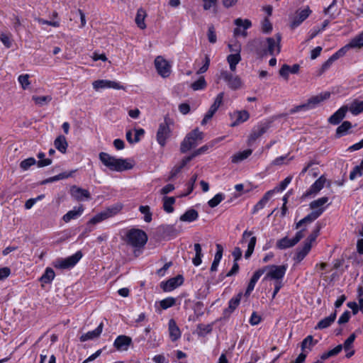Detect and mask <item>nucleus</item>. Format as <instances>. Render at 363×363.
Masks as SVG:
<instances>
[{"mask_svg":"<svg viewBox=\"0 0 363 363\" xmlns=\"http://www.w3.org/2000/svg\"><path fill=\"white\" fill-rule=\"evenodd\" d=\"M99 157L102 164L111 171L123 172L133 168V165L128 162V160L116 158L106 152H100Z\"/></svg>","mask_w":363,"mask_h":363,"instance_id":"f257e3e1","label":"nucleus"},{"mask_svg":"<svg viewBox=\"0 0 363 363\" xmlns=\"http://www.w3.org/2000/svg\"><path fill=\"white\" fill-rule=\"evenodd\" d=\"M330 96V93L328 91L321 93L318 95L311 96L307 101L303 104L296 106L293 108L290 109L289 113L294 114L301 111H308L313 109L318 106L321 102L327 100Z\"/></svg>","mask_w":363,"mask_h":363,"instance_id":"f03ea898","label":"nucleus"},{"mask_svg":"<svg viewBox=\"0 0 363 363\" xmlns=\"http://www.w3.org/2000/svg\"><path fill=\"white\" fill-rule=\"evenodd\" d=\"M147 241V234L140 229L132 228L126 233L125 242L132 247H142L146 244Z\"/></svg>","mask_w":363,"mask_h":363,"instance_id":"7ed1b4c3","label":"nucleus"},{"mask_svg":"<svg viewBox=\"0 0 363 363\" xmlns=\"http://www.w3.org/2000/svg\"><path fill=\"white\" fill-rule=\"evenodd\" d=\"M203 133L199 130L195 128L190 133H189L180 145V151L182 153H185L190 150L191 148L196 147L199 142L203 140Z\"/></svg>","mask_w":363,"mask_h":363,"instance_id":"20e7f679","label":"nucleus"},{"mask_svg":"<svg viewBox=\"0 0 363 363\" xmlns=\"http://www.w3.org/2000/svg\"><path fill=\"white\" fill-rule=\"evenodd\" d=\"M266 42L267 38H255L248 42L247 47L251 52H254L257 55L262 57L266 55L267 48Z\"/></svg>","mask_w":363,"mask_h":363,"instance_id":"39448f33","label":"nucleus"},{"mask_svg":"<svg viewBox=\"0 0 363 363\" xmlns=\"http://www.w3.org/2000/svg\"><path fill=\"white\" fill-rule=\"evenodd\" d=\"M312 13L309 6H306L303 9H298L295 14L290 17L289 26L291 29H294L299 26Z\"/></svg>","mask_w":363,"mask_h":363,"instance_id":"423d86ee","label":"nucleus"},{"mask_svg":"<svg viewBox=\"0 0 363 363\" xmlns=\"http://www.w3.org/2000/svg\"><path fill=\"white\" fill-rule=\"evenodd\" d=\"M281 35L279 33L275 35L274 38H267V54L274 56L277 55L281 52Z\"/></svg>","mask_w":363,"mask_h":363,"instance_id":"0eeeda50","label":"nucleus"},{"mask_svg":"<svg viewBox=\"0 0 363 363\" xmlns=\"http://www.w3.org/2000/svg\"><path fill=\"white\" fill-rule=\"evenodd\" d=\"M306 229L303 228L298 231L293 239H289L287 237H284L279 240L277 242V247L281 250L294 247L304 237L303 232Z\"/></svg>","mask_w":363,"mask_h":363,"instance_id":"6e6552de","label":"nucleus"},{"mask_svg":"<svg viewBox=\"0 0 363 363\" xmlns=\"http://www.w3.org/2000/svg\"><path fill=\"white\" fill-rule=\"evenodd\" d=\"M82 257L81 251L77 252L73 255L68 257L65 259H58L55 264V267L59 269H68L74 267Z\"/></svg>","mask_w":363,"mask_h":363,"instance_id":"1a4fd4ad","label":"nucleus"},{"mask_svg":"<svg viewBox=\"0 0 363 363\" xmlns=\"http://www.w3.org/2000/svg\"><path fill=\"white\" fill-rule=\"evenodd\" d=\"M155 66L158 74L162 77H167L171 73L170 64L162 56H157L155 60Z\"/></svg>","mask_w":363,"mask_h":363,"instance_id":"9d476101","label":"nucleus"},{"mask_svg":"<svg viewBox=\"0 0 363 363\" xmlns=\"http://www.w3.org/2000/svg\"><path fill=\"white\" fill-rule=\"evenodd\" d=\"M269 272L266 278H270L277 281H280L285 275L286 267L285 265H269L265 267Z\"/></svg>","mask_w":363,"mask_h":363,"instance_id":"9b49d317","label":"nucleus"},{"mask_svg":"<svg viewBox=\"0 0 363 363\" xmlns=\"http://www.w3.org/2000/svg\"><path fill=\"white\" fill-rule=\"evenodd\" d=\"M170 128L167 121V118L164 119V122L161 123L157 132V141L162 146L164 147L166 144L167 140L170 136Z\"/></svg>","mask_w":363,"mask_h":363,"instance_id":"f8f14e48","label":"nucleus"},{"mask_svg":"<svg viewBox=\"0 0 363 363\" xmlns=\"http://www.w3.org/2000/svg\"><path fill=\"white\" fill-rule=\"evenodd\" d=\"M221 77L227 82L228 86L231 89H238L241 88L242 83L238 76H234L227 71L220 73Z\"/></svg>","mask_w":363,"mask_h":363,"instance_id":"ddd939ff","label":"nucleus"},{"mask_svg":"<svg viewBox=\"0 0 363 363\" xmlns=\"http://www.w3.org/2000/svg\"><path fill=\"white\" fill-rule=\"evenodd\" d=\"M93 88L98 91L102 89H123V86H121L119 83L106 80V79H99L96 80L92 83Z\"/></svg>","mask_w":363,"mask_h":363,"instance_id":"4468645a","label":"nucleus"},{"mask_svg":"<svg viewBox=\"0 0 363 363\" xmlns=\"http://www.w3.org/2000/svg\"><path fill=\"white\" fill-rule=\"evenodd\" d=\"M184 282V277L182 275L179 274L175 277L168 279L166 282H162L161 284L162 289L164 291H170L177 287L181 286Z\"/></svg>","mask_w":363,"mask_h":363,"instance_id":"2eb2a0df","label":"nucleus"},{"mask_svg":"<svg viewBox=\"0 0 363 363\" xmlns=\"http://www.w3.org/2000/svg\"><path fill=\"white\" fill-rule=\"evenodd\" d=\"M132 342L130 337L121 335L116 337L113 342V346L119 351H127L132 345Z\"/></svg>","mask_w":363,"mask_h":363,"instance_id":"dca6fc26","label":"nucleus"},{"mask_svg":"<svg viewBox=\"0 0 363 363\" xmlns=\"http://www.w3.org/2000/svg\"><path fill=\"white\" fill-rule=\"evenodd\" d=\"M324 209V208H322L311 212L308 215H307L296 224V229H298L303 225L311 223L316 220L323 213Z\"/></svg>","mask_w":363,"mask_h":363,"instance_id":"f3484780","label":"nucleus"},{"mask_svg":"<svg viewBox=\"0 0 363 363\" xmlns=\"http://www.w3.org/2000/svg\"><path fill=\"white\" fill-rule=\"evenodd\" d=\"M242 296V293L240 292L229 301L228 307L223 311V315L225 318L229 317L230 315L237 308L240 303Z\"/></svg>","mask_w":363,"mask_h":363,"instance_id":"a211bd4d","label":"nucleus"},{"mask_svg":"<svg viewBox=\"0 0 363 363\" xmlns=\"http://www.w3.org/2000/svg\"><path fill=\"white\" fill-rule=\"evenodd\" d=\"M347 111L348 107L347 106H342L328 118V122L333 125L339 124L345 117Z\"/></svg>","mask_w":363,"mask_h":363,"instance_id":"6ab92c4d","label":"nucleus"},{"mask_svg":"<svg viewBox=\"0 0 363 363\" xmlns=\"http://www.w3.org/2000/svg\"><path fill=\"white\" fill-rule=\"evenodd\" d=\"M232 119L235 118V121L230 125L232 127H235L241 123H243L248 120L250 114L247 111H235L230 114Z\"/></svg>","mask_w":363,"mask_h":363,"instance_id":"aec40b11","label":"nucleus"},{"mask_svg":"<svg viewBox=\"0 0 363 363\" xmlns=\"http://www.w3.org/2000/svg\"><path fill=\"white\" fill-rule=\"evenodd\" d=\"M300 66L298 64H294L292 67L284 64L281 66L279 69V75L284 78L285 79H288L289 73L291 74H297L299 71Z\"/></svg>","mask_w":363,"mask_h":363,"instance_id":"412c9836","label":"nucleus"},{"mask_svg":"<svg viewBox=\"0 0 363 363\" xmlns=\"http://www.w3.org/2000/svg\"><path fill=\"white\" fill-rule=\"evenodd\" d=\"M325 178L323 176L320 177L310 187V189L304 194L308 196L311 194H315L319 192L324 186Z\"/></svg>","mask_w":363,"mask_h":363,"instance_id":"4be33fe9","label":"nucleus"},{"mask_svg":"<svg viewBox=\"0 0 363 363\" xmlns=\"http://www.w3.org/2000/svg\"><path fill=\"white\" fill-rule=\"evenodd\" d=\"M70 193L72 196L77 201H82L83 198L90 199V194L88 190L75 186L71 188Z\"/></svg>","mask_w":363,"mask_h":363,"instance_id":"5701e85b","label":"nucleus"},{"mask_svg":"<svg viewBox=\"0 0 363 363\" xmlns=\"http://www.w3.org/2000/svg\"><path fill=\"white\" fill-rule=\"evenodd\" d=\"M103 323H101L94 330L89 331L80 336L79 340L81 342H85L89 340L97 338L100 336L103 330Z\"/></svg>","mask_w":363,"mask_h":363,"instance_id":"b1692460","label":"nucleus"},{"mask_svg":"<svg viewBox=\"0 0 363 363\" xmlns=\"http://www.w3.org/2000/svg\"><path fill=\"white\" fill-rule=\"evenodd\" d=\"M337 312L331 313L328 317H326L322 320H320L316 326L315 327V330H323L328 328L330 327L332 323H333L336 319Z\"/></svg>","mask_w":363,"mask_h":363,"instance_id":"393cba45","label":"nucleus"},{"mask_svg":"<svg viewBox=\"0 0 363 363\" xmlns=\"http://www.w3.org/2000/svg\"><path fill=\"white\" fill-rule=\"evenodd\" d=\"M169 333L171 340L174 342L177 341L181 337V331L177 326L176 322L173 319H170L169 321Z\"/></svg>","mask_w":363,"mask_h":363,"instance_id":"a878e982","label":"nucleus"},{"mask_svg":"<svg viewBox=\"0 0 363 363\" xmlns=\"http://www.w3.org/2000/svg\"><path fill=\"white\" fill-rule=\"evenodd\" d=\"M84 211L83 206H80L77 208L74 207L73 210L69 211L66 214H65L62 217V220L65 223L69 222L72 219L77 218L78 216H81Z\"/></svg>","mask_w":363,"mask_h":363,"instance_id":"bb28decb","label":"nucleus"},{"mask_svg":"<svg viewBox=\"0 0 363 363\" xmlns=\"http://www.w3.org/2000/svg\"><path fill=\"white\" fill-rule=\"evenodd\" d=\"M191 161V157H184L179 164H176L171 170L170 175L167 179V181L172 180L186 165V164Z\"/></svg>","mask_w":363,"mask_h":363,"instance_id":"cd10ccee","label":"nucleus"},{"mask_svg":"<svg viewBox=\"0 0 363 363\" xmlns=\"http://www.w3.org/2000/svg\"><path fill=\"white\" fill-rule=\"evenodd\" d=\"M234 23L238 26V28H235L233 31V34L235 36L241 34V30L240 27H243L245 30H247L250 28L252 26V23L249 19L242 20L240 18L235 19Z\"/></svg>","mask_w":363,"mask_h":363,"instance_id":"c85d7f7f","label":"nucleus"},{"mask_svg":"<svg viewBox=\"0 0 363 363\" xmlns=\"http://www.w3.org/2000/svg\"><path fill=\"white\" fill-rule=\"evenodd\" d=\"M311 249V245H310L309 242H304V245L302 248L297 249L294 259L297 262H301L305 257L308 254Z\"/></svg>","mask_w":363,"mask_h":363,"instance_id":"c756f323","label":"nucleus"},{"mask_svg":"<svg viewBox=\"0 0 363 363\" xmlns=\"http://www.w3.org/2000/svg\"><path fill=\"white\" fill-rule=\"evenodd\" d=\"M147 16V13L145 9L140 8L136 13L135 22L138 28L143 30L146 28L145 19Z\"/></svg>","mask_w":363,"mask_h":363,"instance_id":"7c9ffc66","label":"nucleus"},{"mask_svg":"<svg viewBox=\"0 0 363 363\" xmlns=\"http://www.w3.org/2000/svg\"><path fill=\"white\" fill-rule=\"evenodd\" d=\"M275 190H270L268 191L264 196L257 202V203L254 206L253 208V213H255L260 209H262L267 203L269 201L270 197L273 195Z\"/></svg>","mask_w":363,"mask_h":363,"instance_id":"2f4dec72","label":"nucleus"},{"mask_svg":"<svg viewBox=\"0 0 363 363\" xmlns=\"http://www.w3.org/2000/svg\"><path fill=\"white\" fill-rule=\"evenodd\" d=\"M199 218V213L195 209L191 208L182 214L179 220L182 222H192Z\"/></svg>","mask_w":363,"mask_h":363,"instance_id":"473e14b6","label":"nucleus"},{"mask_svg":"<svg viewBox=\"0 0 363 363\" xmlns=\"http://www.w3.org/2000/svg\"><path fill=\"white\" fill-rule=\"evenodd\" d=\"M55 147L62 153H65L68 147L67 142L64 135H59L54 141Z\"/></svg>","mask_w":363,"mask_h":363,"instance_id":"72a5a7b5","label":"nucleus"},{"mask_svg":"<svg viewBox=\"0 0 363 363\" xmlns=\"http://www.w3.org/2000/svg\"><path fill=\"white\" fill-rule=\"evenodd\" d=\"M252 152V150L251 149H247L242 152H237L232 156L231 161L233 163H239L250 156Z\"/></svg>","mask_w":363,"mask_h":363,"instance_id":"f704fd0d","label":"nucleus"},{"mask_svg":"<svg viewBox=\"0 0 363 363\" xmlns=\"http://www.w3.org/2000/svg\"><path fill=\"white\" fill-rule=\"evenodd\" d=\"M267 130V126H262L257 130H253L248 138V144L253 143L258 138L262 135Z\"/></svg>","mask_w":363,"mask_h":363,"instance_id":"c9c22d12","label":"nucleus"},{"mask_svg":"<svg viewBox=\"0 0 363 363\" xmlns=\"http://www.w3.org/2000/svg\"><path fill=\"white\" fill-rule=\"evenodd\" d=\"M351 48H356L353 39L349 43L340 48L337 52L333 55V57L337 60L338 58L344 56L345 53Z\"/></svg>","mask_w":363,"mask_h":363,"instance_id":"e433bc0d","label":"nucleus"},{"mask_svg":"<svg viewBox=\"0 0 363 363\" xmlns=\"http://www.w3.org/2000/svg\"><path fill=\"white\" fill-rule=\"evenodd\" d=\"M348 110L354 115L363 112V101L354 100L348 107Z\"/></svg>","mask_w":363,"mask_h":363,"instance_id":"4c0bfd02","label":"nucleus"},{"mask_svg":"<svg viewBox=\"0 0 363 363\" xmlns=\"http://www.w3.org/2000/svg\"><path fill=\"white\" fill-rule=\"evenodd\" d=\"M240 55H233L230 54L227 57V61L229 64L230 69L232 72H235L236 69L237 65L241 61Z\"/></svg>","mask_w":363,"mask_h":363,"instance_id":"58836bf2","label":"nucleus"},{"mask_svg":"<svg viewBox=\"0 0 363 363\" xmlns=\"http://www.w3.org/2000/svg\"><path fill=\"white\" fill-rule=\"evenodd\" d=\"M352 128V124L350 121H344L336 130V136L340 138L347 133V131Z\"/></svg>","mask_w":363,"mask_h":363,"instance_id":"ea45409f","label":"nucleus"},{"mask_svg":"<svg viewBox=\"0 0 363 363\" xmlns=\"http://www.w3.org/2000/svg\"><path fill=\"white\" fill-rule=\"evenodd\" d=\"M194 247L196 255L192 259V262L195 266H199L201 263V257L203 256L201 246L199 243H196Z\"/></svg>","mask_w":363,"mask_h":363,"instance_id":"a19ab883","label":"nucleus"},{"mask_svg":"<svg viewBox=\"0 0 363 363\" xmlns=\"http://www.w3.org/2000/svg\"><path fill=\"white\" fill-rule=\"evenodd\" d=\"M175 203V198L173 196L163 198V208L167 213H172L174 211L173 204Z\"/></svg>","mask_w":363,"mask_h":363,"instance_id":"79ce46f5","label":"nucleus"},{"mask_svg":"<svg viewBox=\"0 0 363 363\" xmlns=\"http://www.w3.org/2000/svg\"><path fill=\"white\" fill-rule=\"evenodd\" d=\"M329 199L327 196L320 198L317 200L313 201L310 203V208L315 210L323 208V206L328 201Z\"/></svg>","mask_w":363,"mask_h":363,"instance_id":"37998d69","label":"nucleus"},{"mask_svg":"<svg viewBox=\"0 0 363 363\" xmlns=\"http://www.w3.org/2000/svg\"><path fill=\"white\" fill-rule=\"evenodd\" d=\"M55 277V272L52 269L48 267L45 269V273L40 277V280L44 284L50 283Z\"/></svg>","mask_w":363,"mask_h":363,"instance_id":"c03bdc74","label":"nucleus"},{"mask_svg":"<svg viewBox=\"0 0 363 363\" xmlns=\"http://www.w3.org/2000/svg\"><path fill=\"white\" fill-rule=\"evenodd\" d=\"M207 86L206 82L205 80L204 77L201 76L199 78L198 80L193 82L191 84V88L194 91L202 90L204 89Z\"/></svg>","mask_w":363,"mask_h":363,"instance_id":"a18cd8bd","label":"nucleus"},{"mask_svg":"<svg viewBox=\"0 0 363 363\" xmlns=\"http://www.w3.org/2000/svg\"><path fill=\"white\" fill-rule=\"evenodd\" d=\"M123 208V205L121 203H116L106 210H104L106 214H107L108 218H111L117 213H118Z\"/></svg>","mask_w":363,"mask_h":363,"instance_id":"49530a36","label":"nucleus"},{"mask_svg":"<svg viewBox=\"0 0 363 363\" xmlns=\"http://www.w3.org/2000/svg\"><path fill=\"white\" fill-rule=\"evenodd\" d=\"M317 342H313V337L312 335L307 336L301 342V350L304 352L306 349H308L309 351L312 350V347Z\"/></svg>","mask_w":363,"mask_h":363,"instance_id":"de8ad7c7","label":"nucleus"},{"mask_svg":"<svg viewBox=\"0 0 363 363\" xmlns=\"http://www.w3.org/2000/svg\"><path fill=\"white\" fill-rule=\"evenodd\" d=\"M108 218L107 214H106L105 211H101L99 213L94 216L89 222L88 225H95L98 223H100L106 219Z\"/></svg>","mask_w":363,"mask_h":363,"instance_id":"09e8293b","label":"nucleus"},{"mask_svg":"<svg viewBox=\"0 0 363 363\" xmlns=\"http://www.w3.org/2000/svg\"><path fill=\"white\" fill-rule=\"evenodd\" d=\"M32 99L35 101V103L37 105L43 106L45 104H48L52 100V97L50 96H33Z\"/></svg>","mask_w":363,"mask_h":363,"instance_id":"8fccbe9b","label":"nucleus"},{"mask_svg":"<svg viewBox=\"0 0 363 363\" xmlns=\"http://www.w3.org/2000/svg\"><path fill=\"white\" fill-rule=\"evenodd\" d=\"M217 111H218V108L216 107V106L211 105L209 110L206 113V115L204 116V118L201 121V125H206L208 123V121L212 118V117L213 116V115L215 114V113Z\"/></svg>","mask_w":363,"mask_h":363,"instance_id":"3c124183","label":"nucleus"},{"mask_svg":"<svg viewBox=\"0 0 363 363\" xmlns=\"http://www.w3.org/2000/svg\"><path fill=\"white\" fill-rule=\"evenodd\" d=\"M217 111H218V108L216 107V106L211 105L209 110L206 113V115L204 116V118L201 121V125H206L208 123V121L212 118V117L213 116V115L215 114V113Z\"/></svg>","mask_w":363,"mask_h":363,"instance_id":"603ef678","label":"nucleus"},{"mask_svg":"<svg viewBox=\"0 0 363 363\" xmlns=\"http://www.w3.org/2000/svg\"><path fill=\"white\" fill-rule=\"evenodd\" d=\"M217 111H218V108L216 107V106L211 105L209 110L206 113V115L204 116V118L201 121V125H206L208 123V121L212 118V117L213 116V115L215 114V113Z\"/></svg>","mask_w":363,"mask_h":363,"instance_id":"864d4df0","label":"nucleus"},{"mask_svg":"<svg viewBox=\"0 0 363 363\" xmlns=\"http://www.w3.org/2000/svg\"><path fill=\"white\" fill-rule=\"evenodd\" d=\"M256 242H257L256 237L253 236L250 238V240L247 245V250H246V252L245 253V257L246 259H248L253 253V251L255 250V247L256 245Z\"/></svg>","mask_w":363,"mask_h":363,"instance_id":"5fc2aeb1","label":"nucleus"},{"mask_svg":"<svg viewBox=\"0 0 363 363\" xmlns=\"http://www.w3.org/2000/svg\"><path fill=\"white\" fill-rule=\"evenodd\" d=\"M224 199V196L223 194H217L214 196L211 199L208 201V204L211 208H215Z\"/></svg>","mask_w":363,"mask_h":363,"instance_id":"6e6d98bb","label":"nucleus"},{"mask_svg":"<svg viewBox=\"0 0 363 363\" xmlns=\"http://www.w3.org/2000/svg\"><path fill=\"white\" fill-rule=\"evenodd\" d=\"M141 213L144 214V220L147 223H150L152 220V213L148 206H141L139 208Z\"/></svg>","mask_w":363,"mask_h":363,"instance_id":"4d7b16f0","label":"nucleus"},{"mask_svg":"<svg viewBox=\"0 0 363 363\" xmlns=\"http://www.w3.org/2000/svg\"><path fill=\"white\" fill-rule=\"evenodd\" d=\"M36 163V160L33 157H29L24 160H23L20 163L21 168L26 171L28 170L31 166L34 165Z\"/></svg>","mask_w":363,"mask_h":363,"instance_id":"13d9d810","label":"nucleus"},{"mask_svg":"<svg viewBox=\"0 0 363 363\" xmlns=\"http://www.w3.org/2000/svg\"><path fill=\"white\" fill-rule=\"evenodd\" d=\"M18 80L21 85L23 89L26 90L28 88L30 84V82L29 81V74H21L18 77Z\"/></svg>","mask_w":363,"mask_h":363,"instance_id":"bf43d9fd","label":"nucleus"},{"mask_svg":"<svg viewBox=\"0 0 363 363\" xmlns=\"http://www.w3.org/2000/svg\"><path fill=\"white\" fill-rule=\"evenodd\" d=\"M336 60L333 57V56L332 55L331 57H330L328 60H326L321 66V68L319 70V72H318V75H321L323 72H325L326 70H328L330 67L331 65H333V63Z\"/></svg>","mask_w":363,"mask_h":363,"instance_id":"052dcab7","label":"nucleus"},{"mask_svg":"<svg viewBox=\"0 0 363 363\" xmlns=\"http://www.w3.org/2000/svg\"><path fill=\"white\" fill-rule=\"evenodd\" d=\"M320 230V226L318 225L313 230V231L308 235L305 242H309L310 245H311V243L314 242L317 237L319 235Z\"/></svg>","mask_w":363,"mask_h":363,"instance_id":"680f3d73","label":"nucleus"},{"mask_svg":"<svg viewBox=\"0 0 363 363\" xmlns=\"http://www.w3.org/2000/svg\"><path fill=\"white\" fill-rule=\"evenodd\" d=\"M207 35L208 40L211 43L214 44L216 43L217 37L213 26L211 25L208 27Z\"/></svg>","mask_w":363,"mask_h":363,"instance_id":"e2e57ef3","label":"nucleus"},{"mask_svg":"<svg viewBox=\"0 0 363 363\" xmlns=\"http://www.w3.org/2000/svg\"><path fill=\"white\" fill-rule=\"evenodd\" d=\"M356 338V335L354 333L351 334L349 337L344 342L342 345V348L345 351H347L352 348V344Z\"/></svg>","mask_w":363,"mask_h":363,"instance_id":"0e129e2a","label":"nucleus"},{"mask_svg":"<svg viewBox=\"0 0 363 363\" xmlns=\"http://www.w3.org/2000/svg\"><path fill=\"white\" fill-rule=\"evenodd\" d=\"M174 304H175V299L172 297L164 298L160 301V306L163 309H167L169 307H172Z\"/></svg>","mask_w":363,"mask_h":363,"instance_id":"69168bd1","label":"nucleus"},{"mask_svg":"<svg viewBox=\"0 0 363 363\" xmlns=\"http://www.w3.org/2000/svg\"><path fill=\"white\" fill-rule=\"evenodd\" d=\"M0 40L6 48H10L11 47L12 42L11 39V35L1 33L0 35Z\"/></svg>","mask_w":363,"mask_h":363,"instance_id":"338daca9","label":"nucleus"},{"mask_svg":"<svg viewBox=\"0 0 363 363\" xmlns=\"http://www.w3.org/2000/svg\"><path fill=\"white\" fill-rule=\"evenodd\" d=\"M352 39L355 44L356 48H363V31Z\"/></svg>","mask_w":363,"mask_h":363,"instance_id":"774afa93","label":"nucleus"}]
</instances>
